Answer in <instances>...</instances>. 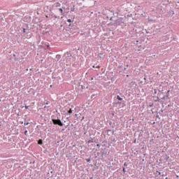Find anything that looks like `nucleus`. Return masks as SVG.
<instances>
[{"mask_svg": "<svg viewBox=\"0 0 179 179\" xmlns=\"http://www.w3.org/2000/svg\"><path fill=\"white\" fill-rule=\"evenodd\" d=\"M52 122H53L54 124H57L60 127L63 126V124L60 120H53Z\"/></svg>", "mask_w": 179, "mask_h": 179, "instance_id": "obj_1", "label": "nucleus"}, {"mask_svg": "<svg viewBox=\"0 0 179 179\" xmlns=\"http://www.w3.org/2000/svg\"><path fill=\"white\" fill-rule=\"evenodd\" d=\"M59 11H60V13H61L62 15L64 14V11H63V9H62V8H59Z\"/></svg>", "mask_w": 179, "mask_h": 179, "instance_id": "obj_2", "label": "nucleus"}, {"mask_svg": "<svg viewBox=\"0 0 179 179\" xmlns=\"http://www.w3.org/2000/svg\"><path fill=\"white\" fill-rule=\"evenodd\" d=\"M117 99L119 101H122V98H121V96H120V95H117Z\"/></svg>", "mask_w": 179, "mask_h": 179, "instance_id": "obj_3", "label": "nucleus"}, {"mask_svg": "<svg viewBox=\"0 0 179 179\" xmlns=\"http://www.w3.org/2000/svg\"><path fill=\"white\" fill-rule=\"evenodd\" d=\"M72 113V109L68 110V114L71 115Z\"/></svg>", "mask_w": 179, "mask_h": 179, "instance_id": "obj_4", "label": "nucleus"}, {"mask_svg": "<svg viewBox=\"0 0 179 179\" xmlns=\"http://www.w3.org/2000/svg\"><path fill=\"white\" fill-rule=\"evenodd\" d=\"M67 22H69V23L72 22V21H71V19H68V20H67Z\"/></svg>", "mask_w": 179, "mask_h": 179, "instance_id": "obj_5", "label": "nucleus"}, {"mask_svg": "<svg viewBox=\"0 0 179 179\" xmlns=\"http://www.w3.org/2000/svg\"><path fill=\"white\" fill-rule=\"evenodd\" d=\"M38 143H39V144H42V143H43V141H42L41 140H40V141H38Z\"/></svg>", "mask_w": 179, "mask_h": 179, "instance_id": "obj_6", "label": "nucleus"}, {"mask_svg": "<svg viewBox=\"0 0 179 179\" xmlns=\"http://www.w3.org/2000/svg\"><path fill=\"white\" fill-rule=\"evenodd\" d=\"M25 108L27 110L29 108V106H27V105H26Z\"/></svg>", "mask_w": 179, "mask_h": 179, "instance_id": "obj_7", "label": "nucleus"}, {"mask_svg": "<svg viewBox=\"0 0 179 179\" xmlns=\"http://www.w3.org/2000/svg\"><path fill=\"white\" fill-rule=\"evenodd\" d=\"M27 132H28L27 131H24V134H25L26 136L27 135Z\"/></svg>", "mask_w": 179, "mask_h": 179, "instance_id": "obj_8", "label": "nucleus"}, {"mask_svg": "<svg viewBox=\"0 0 179 179\" xmlns=\"http://www.w3.org/2000/svg\"><path fill=\"white\" fill-rule=\"evenodd\" d=\"M123 172L126 173L127 171H125V168H123Z\"/></svg>", "mask_w": 179, "mask_h": 179, "instance_id": "obj_9", "label": "nucleus"}, {"mask_svg": "<svg viewBox=\"0 0 179 179\" xmlns=\"http://www.w3.org/2000/svg\"><path fill=\"white\" fill-rule=\"evenodd\" d=\"M23 32L25 33L26 32V29L24 28L23 29Z\"/></svg>", "mask_w": 179, "mask_h": 179, "instance_id": "obj_10", "label": "nucleus"}, {"mask_svg": "<svg viewBox=\"0 0 179 179\" xmlns=\"http://www.w3.org/2000/svg\"><path fill=\"white\" fill-rule=\"evenodd\" d=\"M86 160H87V162H90V159H87Z\"/></svg>", "mask_w": 179, "mask_h": 179, "instance_id": "obj_11", "label": "nucleus"}, {"mask_svg": "<svg viewBox=\"0 0 179 179\" xmlns=\"http://www.w3.org/2000/svg\"><path fill=\"white\" fill-rule=\"evenodd\" d=\"M100 68H101L100 66H96V69H100Z\"/></svg>", "mask_w": 179, "mask_h": 179, "instance_id": "obj_12", "label": "nucleus"}, {"mask_svg": "<svg viewBox=\"0 0 179 179\" xmlns=\"http://www.w3.org/2000/svg\"><path fill=\"white\" fill-rule=\"evenodd\" d=\"M141 50H142L141 49H138V52H140V51H141Z\"/></svg>", "mask_w": 179, "mask_h": 179, "instance_id": "obj_13", "label": "nucleus"}, {"mask_svg": "<svg viewBox=\"0 0 179 179\" xmlns=\"http://www.w3.org/2000/svg\"><path fill=\"white\" fill-rule=\"evenodd\" d=\"M96 146H97V147H100V145H99V144H97Z\"/></svg>", "mask_w": 179, "mask_h": 179, "instance_id": "obj_14", "label": "nucleus"}, {"mask_svg": "<svg viewBox=\"0 0 179 179\" xmlns=\"http://www.w3.org/2000/svg\"><path fill=\"white\" fill-rule=\"evenodd\" d=\"M157 173H159V176H160L161 173H160V172H159V171H157Z\"/></svg>", "mask_w": 179, "mask_h": 179, "instance_id": "obj_15", "label": "nucleus"}, {"mask_svg": "<svg viewBox=\"0 0 179 179\" xmlns=\"http://www.w3.org/2000/svg\"><path fill=\"white\" fill-rule=\"evenodd\" d=\"M141 45H140L138 46V48H141Z\"/></svg>", "mask_w": 179, "mask_h": 179, "instance_id": "obj_16", "label": "nucleus"}, {"mask_svg": "<svg viewBox=\"0 0 179 179\" xmlns=\"http://www.w3.org/2000/svg\"><path fill=\"white\" fill-rule=\"evenodd\" d=\"M92 68H93V69H95V66H92Z\"/></svg>", "mask_w": 179, "mask_h": 179, "instance_id": "obj_17", "label": "nucleus"}, {"mask_svg": "<svg viewBox=\"0 0 179 179\" xmlns=\"http://www.w3.org/2000/svg\"><path fill=\"white\" fill-rule=\"evenodd\" d=\"M94 80V78H91V80Z\"/></svg>", "mask_w": 179, "mask_h": 179, "instance_id": "obj_18", "label": "nucleus"}, {"mask_svg": "<svg viewBox=\"0 0 179 179\" xmlns=\"http://www.w3.org/2000/svg\"><path fill=\"white\" fill-rule=\"evenodd\" d=\"M127 17H131V15H128Z\"/></svg>", "mask_w": 179, "mask_h": 179, "instance_id": "obj_19", "label": "nucleus"}, {"mask_svg": "<svg viewBox=\"0 0 179 179\" xmlns=\"http://www.w3.org/2000/svg\"><path fill=\"white\" fill-rule=\"evenodd\" d=\"M50 87H52V85H50Z\"/></svg>", "mask_w": 179, "mask_h": 179, "instance_id": "obj_20", "label": "nucleus"}, {"mask_svg": "<svg viewBox=\"0 0 179 179\" xmlns=\"http://www.w3.org/2000/svg\"><path fill=\"white\" fill-rule=\"evenodd\" d=\"M124 166H127V164H124Z\"/></svg>", "mask_w": 179, "mask_h": 179, "instance_id": "obj_21", "label": "nucleus"}, {"mask_svg": "<svg viewBox=\"0 0 179 179\" xmlns=\"http://www.w3.org/2000/svg\"><path fill=\"white\" fill-rule=\"evenodd\" d=\"M48 179H49V178H48Z\"/></svg>", "mask_w": 179, "mask_h": 179, "instance_id": "obj_22", "label": "nucleus"}]
</instances>
